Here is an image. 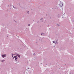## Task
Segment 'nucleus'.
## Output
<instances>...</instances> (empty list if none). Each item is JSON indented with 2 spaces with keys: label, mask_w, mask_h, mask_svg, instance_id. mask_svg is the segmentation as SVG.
Masks as SVG:
<instances>
[{
  "label": "nucleus",
  "mask_w": 74,
  "mask_h": 74,
  "mask_svg": "<svg viewBox=\"0 0 74 74\" xmlns=\"http://www.w3.org/2000/svg\"><path fill=\"white\" fill-rule=\"evenodd\" d=\"M17 56H18V57L19 58V57H20V55H17Z\"/></svg>",
  "instance_id": "nucleus-3"
},
{
  "label": "nucleus",
  "mask_w": 74,
  "mask_h": 74,
  "mask_svg": "<svg viewBox=\"0 0 74 74\" xmlns=\"http://www.w3.org/2000/svg\"><path fill=\"white\" fill-rule=\"evenodd\" d=\"M14 58H15V60H17V58H16V56H14Z\"/></svg>",
  "instance_id": "nucleus-1"
},
{
  "label": "nucleus",
  "mask_w": 74,
  "mask_h": 74,
  "mask_svg": "<svg viewBox=\"0 0 74 74\" xmlns=\"http://www.w3.org/2000/svg\"><path fill=\"white\" fill-rule=\"evenodd\" d=\"M53 43H55V42L53 41Z\"/></svg>",
  "instance_id": "nucleus-5"
},
{
  "label": "nucleus",
  "mask_w": 74,
  "mask_h": 74,
  "mask_svg": "<svg viewBox=\"0 0 74 74\" xmlns=\"http://www.w3.org/2000/svg\"><path fill=\"white\" fill-rule=\"evenodd\" d=\"M27 13H29V12H28Z\"/></svg>",
  "instance_id": "nucleus-9"
},
{
  "label": "nucleus",
  "mask_w": 74,
  "mask_h": 74,
  "mask_svg": "<svg viewBox=\"0 0 74 74\" xmlns=\"http://www.w3.org/2000/svg\"><path fill=\"white\" fill-rule=\"evenodd\" d=\"M35 54L34 53V55H35Z\"/></svg>",
  "instance_id": "nucleus-8"
},
{
  "label": "nucleus",
  "mask_w": 74,
  "mask_h": 74,
  "mask_svg": "<svg viewBox=\"0 0 74 74\" xmlns=\"http://www.w3.org/2000/svg\"><path fill=\"white\" fill-rule=\"evenodd\" d=\"M12 56H13L14 55V54H12Z\"/></svg>",
  "instance_id": "nucleus-4"
},
{
  "label": "nucleus",
  "mask_w": 74,
  "mask_h": 74,
  "mask_svg": "<svg viewBox=\"0 0 74 74\" xmlns=\"http://www.w3.org/2000/svg\"><path fill=\"white\" fill-rule=\"evenodd\" d=\"M42 34H41V36H42Z\"/></svg>",
  "instance_id": "nucleus-7"
},
{
  "label": "nucleus",
  "mask_w": 74,
  "mask_h": 74,
  "mask_svg": "<svg viewBox=\"0 0 74 74\" xmlns=\"http://www.w3.org/2000/svg\"><path fill=\"white\" fill-rule=\"evenodd\" d=\"M62 6H63V4H62Z\"/></svg>",
  "instance_id": "nucleus-10"
},
{
  "label": "nucleus",
  "mask_w": 74,
  "mask_h": 74,
  "mask_svg": "<svg viewBox=\"0 0 74 74\" xmlns=\"http://www.w3.org/2000/svg\"><path fill=\"white\" fill-rule=\"evenodd\" d=\"M12 57H13V56H12Z\"/></svg>",
  "instance_id": "nucleus-11"
},
{
  "label": "nucleus",
  "mask_w": 74,
  "mask_h": 74,
  "mask_svg": "<svg viewBox=\"0 0 74 74\" xmlns=\"http://www.w3.org/2000/svg\"><path fill=\"white\" fill-rule=\"evenodd\" d=\"M5 56H6V55H2V57L4 58V57H5Z\"/></svg>",
  "instance_id": "nucleus-2"
},
{
  "label": "nucleus",
  "mask_w": 74,
  "mask_h": 74,
  "mask_svg": "<svg viewBox=\"0 0 74 74\" xmlns=\"http://www.w3.org/2000/svg\"><path fill=\"white\" fill-rule=\"evenodd\" d=\"M28 26H30V24H29Z\"/></svg>",
  "instance_id": "nucleus-6"
}]
</instances>
